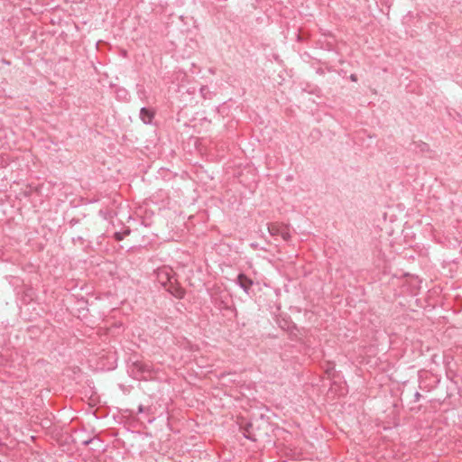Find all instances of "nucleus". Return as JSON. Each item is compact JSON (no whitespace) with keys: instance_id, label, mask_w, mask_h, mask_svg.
Returning a JSON list of instances; mask_svg holds the SVG:
<instances>
[{"instance_id":"obj_1","label":"nucleus","mask_w":462,"mask_h":462,"mask_svg":"<svg viewBox=\"0 0 462 462\" xmlns=\"http://www.w3.org/2000/svg\"><path fill=\"white\" fill-rule=\"evenodd\" d=\"M152 371V365L142 361L134 362L132 365L131 372L136 378H146L145 374L151 375Z\"/></svg>"},{"instance_id":"obj_2","label":"nucleus","mask_w":462,"mask_h":462,"mask_svg":"<svg viewBox=\"0 0 462 462\" xmlns=\"http://www.w3.org/2000/svg\"><path fill=\"white\" fill-rule=\"evenodd\" d=\"M268 232L271 236H281L284 241H288L291 238V235L285 227L279 226L275 224L268 225Z\"/></svg>"},{"instance_id":"obj_3","label":"nucleus","mask_w":462,"mask_h":462,"mask_svg":"<svg viewBox=\"0 0 462 462\" xmlns=\"http://www.w3.org/2000/svg\"><path fill=\"white\" fill-rule=\"evenodd\" d=\"M236 283L243 289V291L249 294L251 286L253 285V281L248 278L245 274L240 273L237 276Z\"/></svg>"},{"instance_id":"obj_4","label":"nucleus","mask_w":462,"mask_h":462,"mask_svg":"<svg viewBox=\"0 0 462 462\" xmlns=\"http://www.w3.org/2000/svg\"><path fill=\"white\" fill-rule=\"evenodd\" d=\"M154 111L146 107H142L140 110V119L143 121L145 125L152 124L153 118H154Z\"/></svg>"},{"instance_id":"obj_5","label":"nucleus","mask_w":462,"mask_h":462,"mask_svg":"<svg viewBox=\"0 0 462 462\" xmlns=\"http://www.w3.org/2000/svg\"><path fill=\"white\" fill-rule=\"evenodd\" d=\"M411 144L413 145L412 150L415 152L426 153L430 151V145L422 141L413 142Z\"/></svg>"},{"instance_id":"obj_6","label":"nucleus","mask_w":462,"mask_h":462,"mask_svg":"<svg viewBox=\"0 0 462 462\" xmlns=\"http://www.w3.org/2000/svg\"><path fill=\"white\" fill-rule=\"evenodd\" d=\"M170 292L179 299H181L184 296V291L180 288H175L174 291L170 290Z\"/></svg>"},{"instance_id":"obj_7","label":"nucleus","mask_w":462,"mask_h":462,"mask_svg":"<svg viewBox=\"0 0 462 462\" xmlns=\"http://www.w3.org/2000/svg\"><path fill=\"white\" fill-rule=\"evenodd\" d=\"M130 234V230H126L125 231L124 233H120V232H116L114 236H115V239L117 240V241H121L124 239V237L127 235Z\"/></svg>"},{"instance_id":"obj_8","label":"nucleus","mask_w":462,"mask_h":462,"mask_svg":"<svg viewBox=\"0 0 462 462\" xmlns=\"http://www.w3.org/2000/svg\"><path fill=\"white\" fill-rule=\"evenodd\" d=\"M199 91L204 98L208 97L207 95L209 93V91H208V88L207 86H202L200 88Z\"/></svg>"},{"instance_id":"obj_9","label":"nucleus","mask_w":462,"mask_h":462,"mask_svg":"<svg viewBox=\"0 0 462 462\" xmlns=\"http://www.w3.org/2000/svg\"><path fill=\"white\" fill-rule=\"evenodd\" d=\"M95 440L99 441V439H97V438H92V439H83V440H81V443H82V445H84V446H88V445H89L90 443L94 442Z\"/></svg>"},{"instance_id":"obj_10","label":"nucleus","mask_w":462,"mask_h":462,"mask_svg":"<svg viewBox=\"0 0 462 462\" xmlns=\"http://www.w3.org/2000/svg\"><path fill=\"white\" fill-rule=\"evenodd\" d=\"M420 397H421V394H420L419 392H416V393H414V401H415V402H419V401H420Z\"/></svg>"},{"instance_id":"obj_11","label":"nucleus","mask_w":462,"mask_h":462,"mask_svg":"<svg viewBox=\"0 0 462 462\" xmlns=\"http://www.w3.org/2000/svg\"><path fill=\"white\" fill-rule=\"evenodd\" d=\"M145 411V407L143 405H139L138 406V413H142Z\"/></svg>"},{"instance_id":"obj_12","label":"nucleus","mask_w":462,"mask_h":462,"mask_svg":"<svg viewBox=\"0 0 462 462\" xmlns=\"http://www.w3.org/2000/svg\"><path fill=\"white\" fill-rule=\"evenodd\" d=\"M350 79H351L352 81H356V80H357V77H356V75H355V74H351V75H350Z\"/></svg>"}]
</instances>
